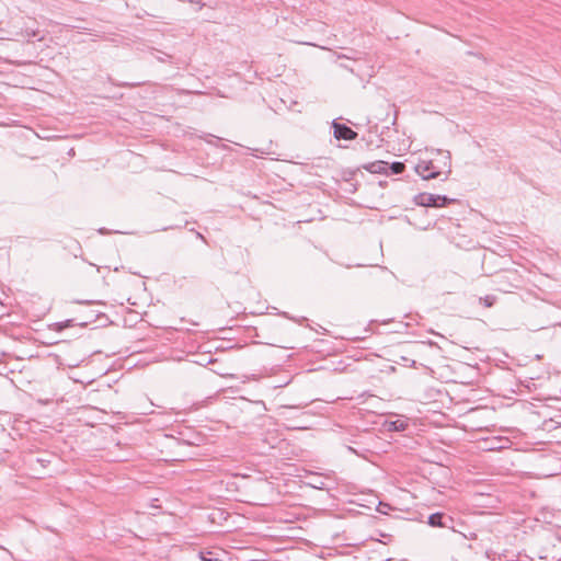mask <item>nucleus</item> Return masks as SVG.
<instances>
[{
    "mask_svg": "<svg viewBox=\"0 0 561 561\" xmlns=\"http://www.w3.org/2000/svg\"><path fill=\"white\" fill-rule=\"evenodd\" d=\"M414 203L419 206L424 207H444L447 204L454 202L445 195H435L430 193H419L413 198Z\"/></svg>",
    "mask_w": 561,
    "mask_h": 561,
    "instance_id": "obj_1",
    "label": "nucleus"
},
{
    "mask_svg": "<svg viewBox=\"0 0 561 561\" xmlns=\"http://www.w3.org/2000/svg\"><path fill=\"white\" fill-rule=\"evenodd\" d=\"M415 172L424 180L436 179L440 172L431 160H422L415 167Z\"/></svg>",
    "mask_w": 561,
    "mask_h": 561,
    "instance_id": "obj_2",
    "label": "nucleus"
},
{
    "mask_svg": "<svg viewBox=\"0 0 561 561\" xmlns=\"http://www.w3.org/2000/svg\"><path fill=\"white\" fill-rule=\"evenodd\" d=\"M332 127L334 129V137L336 139L353 140L357 137V133L347 127L346 125L333 122Z\"/></svg>",
    "mask_w": 561,
    "mask_h": 561,
    "instance_id": "obj_3",
    "label": "nucleus"
},
{
    "mask_svg": "<svg viewBox=\"0 0 561 561\" xmlns=\"http://www.w3.org/2000/svg\"><path fill=\"white\" fill-rule=\"evenodd\" d=\"M388 168V163L383 161H376L371 162L366 167V170H368L371 173H382Z\"/></svg>",
    "mask_w": 561,
    "mask_h": 561,
    "instance_id": "obj_4",
    "label": "nucleus"
},
{
    "mask_svg": "<svg viewBox=\"0 0 561 561\" xmlns=\"http://www.w3.org/2000/svg\"><path fill=\"white\" fill-rule=\"evenodd\" d=\"M442 514L439 513H435V514H432L430 517H428V524L431 526H440L442 525Z\"/></svg>",
    "mask_w": 561,
    "mask_h": 561,
    "instance_id": "obj_5",
    "label": "nucleus"
},
{
    "mask_svg": "<svg viewBox=\"0 0 561 561\" xmlns=\"http://www.w3.org/2000/svg\"><path fill=\"white\" fill-rule=\"evenodd\" d=\"M405 165L402 162H393L390 165L391 172L393 174H400L404 171Z\"/></svg>",
    "mask_w": 561,
    "mask_h": 561,
    "instance_id": "obj_6",
    "label": "nucleus"
},
{
    "mask_svg": "<svg viewBox=\"0 0 561 561\" xmlns=\"http://www.w3.org/2000/svg\"><path fill=\"white\" fill-rule=\"evenodd\" d=\"M445 164L447 165V172H446V178L450 174L451 172V158H450V153L449 151L445 152Z\"/></svg>",
    "mask_w": 561,
    "mask_h": 561,
    "instance_id": "obj_7",
    "label": "nucleus"
},
{
    "mask_svg": "<svg viewBox=\"0 0 561 561\" xmlns=\"http://www.w3.org/2000/svg\"><path fill=\"white\" fill-rule=\"evenodd\" d=\"M407 424L404 421H396L391 423V427L396 431H403L405 428Z\"/></svg>",
    "mask_w": 561,
    "mask_h": 561,
    "instance_id": "obj_8",
    "label": "nucleus"
},
{
    "mask_svg": "<svg viewBox=\"0 0 561 561\" xmlns=\"http://www.w3.org/2000/svg\"><path fill=\"white\" fill-rule=\"evenodd\" d=\"M481 301H483L485 307H491L494 304V297L486 296L484 298H480Z\"/></svg>",
    "mask_w": 561,
    "mask_h": 561,
    "instance_id": "obj_9",
    "label": "nucleus"
},
{
    "mask_svg": "<svg viewBox=\"0 0 561 561\" xmlns=\"http://www.w3.org/2000/svg\"><path fill=\"white\" fill-rule=\"evenodd\" d=\"M26 35H27V37H32V36H36L37 33L35 31H31V32L26 31Z\"/></svg>",
    "mask_w": 561,
    "mask_h": 561,
    "instance_id": "obj_10",
    "label": "nucleus"
}]
</instances>
